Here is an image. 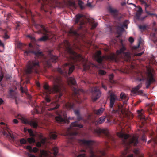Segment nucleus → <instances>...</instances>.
<instances>
[{
	"label": "nucleus",
	"instance_id": "obj_4",
	"mask_svg": "<svg viewBox=\"0 0 157 157\" xmlns=\"http://www.w3.org/2000/svg\"><path fill=\"white\" fill-rule=\"evenodd\" d=\"M83 16V15L80 14H77L75 16V24H78L79 22H80L77 31H74L72 29H71L69 32L70 34H72L76 36H78L79 35L78 31L80 30H85L84 29L86 25L85 22L83 19H82Z\"/></svg>",
	"mask_w": 157,
	"mask_h": 157
},
{
	"label": "nucleus",
	"instance_id": "obj_64",
	"mask_svg": "<svg viewBox=\"0 0 157 157\" xmlns=\"http://www.w3.org/2000/svg\"><path fill=\"white\" fill-rule=\"evenodd\" d=\"M13 122L14 124H16L18 123V121L16 119H14L13 121Z\"/></svg>",
	"mask_w": 157,
	"mask_h": 157
},
{
	"label": "nucleus",
	"instance_id": "obj_48",
	"mask_svg": "<svg viewBox=\"0 0 157 157\" xmlns=\"http://www.w3.org/2000/svg\"><path fill=\"white\" fill-rule=\"evenodd\" d=\"M27 140L28 142L30 143H34L35 141V139L33 137L28 138L27 139Z\"/></svg>",
	"mask_w": 157,
	"mask_h": 157
},
{
	"label": "nucleus",
	"instance_id": "obj_51",
	"mask_svg": "<svg viewBox=\"0 0 157 157\" xmlns=\"http://www.w3.org/2000/svg\"><path fill=\"white\" fill-rule=\"evenodd\" d=\"M122 17V16H119L118 13L117 14V17H114V18L119 21H120Z\"/></svg>",
	"mask_w": 157,
	"mask_h": 157
},
{
	"label": "nucleus",
	"instance_id": "obj_45",
	"mask_svg": "<svg viewBox=\"0 0 157 157\" xmlns=\"http://www.w3.org/2000/svg\"><path fill=\"white\" fill-rule=\"evenodd\" d=\"M83 68L85 70H86L89 69L90 68V66L87 63H85L83 65Z\"/></svg>",
	"mask_w": 157,
	"mask_h": 157
},
{
	"label": "nucleus",
	"instance_id": "obj_32",
	"mask_svg": "<svg viewBox=\"0 0 157 157\" xmlns=\"http://www.w3.org/2000/svg\"><path fill=\"white\" fill-rule=\"evenodd\" d=\"M129 20H124L122 23V26L123 27H124L125 28H126V29H127L128 28V25L129 24Z\"/></svg>",
	"mask_w": 157,
	"mask_h": 157
},
{
	"label": "nucleus",
	"instance_id": "obj_33",
	"mask_svg": "<svg viewBox=\"0 0 157 157\" xmlns=\"http://www.w3.org/2000/svg\"><path fill=\"white\" fill-rule=\"evenodd\" d=\"M73 91L75 95H78L79 94V92L80 91H82L83 90H82L80 89H78L76 88H73Z\"/></svg>",
	"mask_w": 157,
	"mask_h": 157
},
{
	"label": "nucleus",
	"instance_id": "obj_5",
	"mask_svg": "<svg viewBox=\"0 0 157 157\" xmlns=\"http://www.w3.org/2000/svg\"><path fill=\"white\" fill-rule=\"evenodd\" d=\"M75 69V66L72 64L67 62L63 64L61 67H59L56 71L61 75L67 76L70 75Z\"/></svg>",
	"mask_w": 157,
	"mask_h": 157
},
{
	"label": "nucleus",
	"instance_id": "obj_21",
	"mask_svg": "<svg viewBox=\"0 0 157 157\" xmlns=\"http://www.w3.org/2000/svg\"><path fill=\"white\" fill-rule=\"evenodd\" d=\"M109 11L113 17H117V15L118 13L117 10L113 9L111 7H109Z\"/></svg>",
	"mask_w": 157,
	"mask_h": 157
},
{
	"label": "nucleus",
	"instance_id": "obj_11",
	"mask_svg": "<svg viewBox=\"0 0 157 157\" xmlns=\"http://www.w3.org/2000/svg\"><path fill=\"white\" fill-rule=\"evenodd\" d=\"M29 45L30 48H29L28 50L24 51V54L25 55L28 56L30 53H33L37 56H43L42 52L40 51H34L31 49V48L33 47L31 43H29Z\"/></svg>",
	"mask_w": 157,
	"mask_h": 157
},
{
	"label": "nucleus",
	"instance_id": "obj_52",
	"mask_svg": "<svg viewBox=\"0 0 157 157\" xmlns=\"http://www.w3.org/2000/svg\"><path fill=\"white\" fill-rule=\"evenodd\" d=\"M20 143L22 144H24L26 143V140L24 138H22L20 140Z\"/></svg>",
	"mask_w": 157,
	"mask_h": 157
},
{
	"label": "nucleus",
	"instance_id": "obj_59",
	"mask_svg": "<svg viewBox=\"0 0 157 157\" xmlns=\"http://www.w3.org/2000/svg\"><path fill=\"white\" fill-rule=\"evenodd\" d=\"M152 141L153 142V143L154 144H156L157 143V142L155 140V139H153V140H149L148 142V143H149L151 141Z\"/></svg>",
	"mask_w": 157,
	"mask_h": 157
},
{
	"label": "nucleus",
	"instance_id": "obj_1",
	"mask_svg": "<svg viewBox=\"0 0 157 157\" xmlns=\"http://www.w3.org/2000/svg\"><path fill=\"white\" fill-rule=\"evenodd\" d=\"M52 78L54 84L52 87H50L48 85L46 84L44 85V92L46 94V96L44 98H49L48 95L52 93L57 94L59 98H60L62 95L63 90H65L61 77L56 76L52 77Z\"/></svg>",
	"mask_w": 157,
	"mask_h": 157
},
{
	"label": "nucleus",
	"instance_id": "obj_35",
	"mask_svg": "<svg viewBox=\"0 0 157 157\" xmlns=\"http://www.w3.org/2000/svg\"><path fill=\"white\" fill-rule=\"evenodd\" d=\"M28 130V132L29 133L30 136H35V134L33 132V131L31 129H27V128H24V131H26V130Z\"/></svg>",
	"mask_w": 157,
	"mask_h": 157
},
{
	"label": "nucleus",
	"instance_id": "obj_56",
	"mask_svg": "<svg viewBox=\"0 0 157 157\" xmlns=\"http://www.w3.org/2000/svg\"><path fill=\"white\" fill-rule=\"evenodd\" d=\"M14 100V101H15L16 103L17 104L19 103L21 101V99H13Z\"/></svg>",
	"mask_w": 157,
	"mask_h": 157
},
{
	"label": "nucleus",
	"instance_id": "obj_15",
	"mask_svg": "<svg viewBox=\"0 0 157 157\" xmlns=\"http://www.w3.org/2000/svg\"><path fill=\"white\" fill-rule=\"evenodd\" d=\"M83 127V125L79 124L77 121H75L71 123L69 129L75 130L77 129L78 128H82Z\"/></svg>",
	"mask_w": 157,
	"mask_h": 157
},
{
	"label": "nucleus",
	"instance_id": "obj_44",
	"mask_svg": "<svg viewBox=\"0 0 157 157\" xmlns=\"http://www.w3.org/2000/svg\"><path fill=\"white\" fill-rule=\"evenodd\" d=\"M24 10L25 13L26 15H29V16L30 15H32V13L30 10H27L26 9H25Z\"/></svg>",
	"mask_w": 157,
	"mask_h": 157
},
{
	"label": "nucleus",
	"instance_id": "obj_8",
	"mask_svg": "<svg viewBox=\"0 0 157 157\" xmlns=\"http://www.w3.org/2000/svg\"><path fill=\"white\" fill-rule=\"evenodd\" d=\"M78 142L79 144L81 145L87 146L90 148V150L91 155L90 157H96V155L93 153L90 147V146L92 144V141L91 140H86L84 139H79L78 140ZM82 152L85 153L86 152L85 150L84 149H82L81 150ZM85 154L84 153H82L79 154L77 157H85Z\"/></svg>",
	"mask_w": 157,
	"mask_h": 157
},
{
	"label": "nucleus",
	"instance_id": "obj_17",
	"mask_svg": "<svg viewBox=\"0 0 157 157\" xmlns=\"http://www.w3.org/2000/svg\"><path fill=\"white\" fill-rule=\"evenodd\" d=\"M100 132L105 134L107 136L108 139L110 141L115 142V140L113 137L109 133V131L107 129H101L100 130Z\"/></svg>",
	"mask_w": 157,
	"mask_h": 157
},
{
	"label": "nucleus",
	"instance_id": "obj_62",
	"mask_svg": "<svg viewBox=\"0 0 157 157\" xmlns=\"http://www.w3.org/2000/svg\"><path fill=\"white\" fill-rule=\"evenodd\" d=\"M27 155H28L29 157H35L34 155L28 153H27Z\"/></svg>",
	"mask_w": 157,
	"mask_h": 157
},
{
	"label": "nucleus",
	"instance_id": "obj_27",
	"mask_svg": "<svg viewBox=\"0 0 157 157\" xmlns=\"http://www.w3.org/2000/svg\"><path fill=\"white\" fill-rule=\"evenodd\" d=\"M47 142V139L46 138H42L40 141V143L38 142L37 144V146L38 147H40L41 146V144L44 145Z\"/></svg>",
	"mask_w": 157,
	"mask_h": 157
},
{
	"label": "nucleus",
	"instance_id": "obj_7",
	"mask_svg": "<svg viewBox=\"0 0 157 157\" xmlns=\"http://www.w3.org/2000/svg\"><path fill=\"white\" fill-rule=\"evenodd\" d=\"M64 47L66 50L70 54L71 58L74 61L77 60L79 58H81V56L79 54H77L73 50L70 46L69 42L65 40L63 43Z\"/></svg>",
	"mask_w": 157,
	"mask_h": 157
},
{
	"label": "nucleus",
	"instance_id": "obj_29",
	"mask_svg": "<svg viewBox=\"0 0 157 157\" xmlns=\"http://www.w3.org/2000/svg\"><path fill=\"white\" fill-rule=\"evenodd\" d=\"M68 81L69 83L75 86L76 85V82L74 78L72 77H70L68 80Z\"/></svg>",
	"mask_w": 157,
	"mask_h": 157
},
{
	"label": "nucleus",
	"instance_id": "obj_57",
	"mask_svg": "<svg viewBox=\"0 0 157 157\" xmlns=\"http://www.w3.org/2000/svg\"><path fill=\"white\" fill-rule=\"evenodd\" d=\"M124 27H123L122 25H121V26H119L118 27V29L119 30H120L121 32H123L124 31Z\"/></svg>",
	"mask_w": 157,
	"mask_h": 157
},
{
	"label": "nucleus",
	"instance_id": "obj_39",
	"mask_svg": "<svg viewBox=\"0 0 157 157\" xmlns=\"http://www.w3.org/2000/svg\"><path fill=\"white\" fill-rule=\"evenodd\" d=\"M52 152L55 156L57 155L58 152V148L57 147H54L52 149Z\"/></svg>",
	"mask_w": 157,
	"mask_h": 157
},
{
	"label": "nucleus",
	"instance_id": "obj_9",
	"mask_svg": "<svg viewBox=\"0 0 157 157\" xmlns=\"http://www.w3.org/2000/svg\"><path fill=\"white\" fill-rule=\"evenodd\" d=\"M156 82V80L153 71L148 70L146 74V88H149L151 84Z\"/></svg>",
	"mask_w": 157,
	"mask_h": 157
},
{
	"label": "nucleus",
	"instance_id": "obj_36",
	"mask_svg": "<svg viewBox=\"0 0 157 157\" xmlns=\"http://www.w3.org/2000/svg\"><path fill=\"white\" fill-rule=\"evenodd\" d=\"M67 108H70L73 109L74 107V104L69 103H67L65 104Z\"/></svg>",
	"mask_w": 157,
	"mask_h": 157
},
{
	"label": "nucleus",
	"instance_id": "obj_10",
	"mask_svg": "<svg viewBox=\"0 0 157 157\" xmlns=\"http://www.w3.org/2000/svg\"><path fill=\"white\" fill-rule=\"evenodd\" d=\"M17 118L20 119L23 123L29 124L31 127L34 128H36L38 126L37 122L36 121H29L25 118L23 116L20 114L18 115Z\"/></svg>",
	"mask_w": 157,
	"mask_h": 157
},
{
	"label": "nucleus",
	"instance_id": "obj_58",
	"mask_svg": "<svg viewBox=\"0 0 157 157\" xmlns=\"http://www.w3.org/2000/svg\"><path fill=\"white\" fill-rule=\"evenodd\" d=\"M59 107V105H56L55 107H53V108H52L49 109H48V110H53V109H57Z\"/></svg>",
	"mask_w": 157,
	"mask_h": 157
},
{
	"label": "nucleus",
	"instance_id": "obj_47",
	"mask_svg": "<svg viewBox=\"0 0 157 157\" xmlns=\"http://www.w3.org/2000/svg\"><path fill=\"white\" fill-rule=\"evenodd\" d=\"M120 98H127L126 94L122 92L120 95Z\"/></svg>",
	"mask_w": 157,
	"mask_h": 157
},
{
	"label": "nucleus",
	"instance_id": "obj_42",
	"mask_svg": "<svg viewBox=\"0 0 157 157\" xmlns=\"http://www.w3.org/2000/svg\"><path fill=\"white\" fill-rule=\"evenodd\" d=\"M98 74L102 75H105L106 73V72L104 70L100 69L98 71Z\"/></svg>",
	"mask_w": 157,
	"mask_h": 157
},
{
	"label": "nucleus",
	"instance_id": "obj_37",
	"mask_svg": "<svg viewBox=\"0 0 157 157\" xmlns=\"http://www.w3.org/2000/svg\"><path fill=\"white\" fill-rule=\"evenodd\" d=\"M2 133L3 135L6 137H12L11 134L9 132H8V133H7V132L4 131L2 132Z\"/></svg>",
	"mask_w": 157,
	"mask_h": 157
},
{
	"label": "nucleus",
	"instance_id": "obj_28",
	"mask_svg": "<svg viewBox=\"0 0 157 157\" xmlns=\"http://www.w3.org/2000/svg\"><path fill=\"white\" fill-rule=\"evenodd\" d=\"M142 110H138V112L139 114V115L141 118V119L143 120H146L147 119V117H145L144 114L143 113H142Z\"/></svg>",
	"mask_w": 157,
	"mask_h": 157
},
{
	"label": "nucleus",
	"instance_id": "obj_55",
	"mask_svg": "<svg viewBox=\"0 0 157 157\" xmlns=\"http://www.w3.org/2000/svg\"><path fill=\"white\" fill-rule=\"evenodd\" d=\"M20 90L22 93H26L27 90L26 89H24L22 87H21L20 88Z\"/></svg>",
	"mask_w": 157,
	"mask_h": 157
},
{
	"label": "nucleus",
	"instance_id": "obj_16",
	"mask_svg": "<svg viewBox=\"0 0 157 157\" xmlns=\"http://www.w3.org/2000/svg\"><path fill=\"white\" fill-rule=\"evenodd\" d=\"M92 94L94 96L92 98H99L101 95V92L97 87L93 88L92 90Z\"/></svg>",
	"mask_w": 157,
	"mask_h": 157
},
{
	"label": "nucleus",
	"instance_id": "obj_22",
	"mask_svg": "<svg viewBox=\"0 0 157 157\" xmlns=\"http://www.w3.org/2000/svg\"><path fill=\"white\" fill-rule=\"evenodd\" d=\"M66 115L64 116V118H62L60 115H58L55 117L56 120L59 123H64L66 122L65 119H66Z\"/></svg>",
	"mask_w": 157,
	"mask_h": 157
},
{
	"label": "nucleus",
	"instance_id": "obj_63",
	"mask_svg": "<svg viewBox=\"0 0 157 157\" xmlns=\"http://www.w3.org/2000/svg\"><path fill=\"white\" fill-rule=\"evenodd\" d=\"M17 5L18 6L20 9L21 10H22L23 9V7L19 3H17Z\"/></svg>",
	"mask_w": 157,
	"mask_h": 157
},
{
	"label": "nucleus",
	"instance_id": "obj_2",
	"mask_svg": "<svg viewBox=\"0 0 157 157\" xmlns=\"http://www.w3.org/2000/svg\"><path fill=\"white\" fill-rule=\"evenodd\" d=\"M117 136L119 137L123 138V144L125 147V151L123 152L122 154V157H133V155L131 154L127 157L126 155L128 152V148L131 145L134 146H137L139 143L138 141V136L136 135H132L129 136L125 134L121 133H117Z\"/></svg>",
	"mask_w": 157,
	"mask_h": 157
},
{
	"label": "nucleus",
	"instance_id": "obj_18",
	"mask_svg": "<svg viewBox=\"0 0 157 157\" xmlns=\"http://www.w3.org/2000/svg\"><path fill=\"white\" fill-rule=\"evenodd\" d=\"M101 52L100 51L98 52V54L95 56V59L99 63H101L104 59V56H101Z\"/></svg>",
	"mask_w": 157,
	"mask_h": 157
},
{
	"label": "nucleus",
	"instance_id": "obj_3",
	"mask_svg": "<svg viewBox=\"0 0 157 157\" xmlns=\"http://www.w3.org/2000/svg\"><path fill=\"white\" fill-rule=\"evenodd\" d=\"M126 50V48L122 45L120 50L116 51V55L114 53L111 54L108 56V59L111 61L116 62L117 60L118 56H121V58L124 59L125 61H128L131 59L130 53L128 52H125L124 51Z\"/></svg>",
	"mask_w": 157,
	"mask_h": 157
},
{
	"label": "nucleus",
	"instance_id": "obj_60",
	"mask_svg": "<svg viewBox=\"0 0 157 157\" xmlns=\"http://www.w3.org/2000/svg\"><path fill=\"white\" fill-rule=\"evenodd\" d=\"M129 41L131 43H132L134 42V40L133 38L132 37H130L129 38Z\"/></svg>",
	"mask_w": 157,
	"mask_h": 157
},
{
	"label": "nucleus",
	"instance_id": "obj_31",
	"mask_svg": "<svg viewBox=\"0 0 157 157\" xmlns=\"http://www.w3.org/2000/svg\"><path fill=\"white\" fill-rule=\"evenodd\" d=\"M108 94L110 96V98H117L114 93L111 90H110L109 91Z\"/></svg>",
	"mask_w": 157,
	"mask_h": 157
},
{
	"label": "nucleus",
	"instance_id": "obj_12",
	"mask_svg": "<svg viewBox=\"0 0 157 157\" xmlns=\"http://www.w3.org/2000/svg\"><path fill=\"white\" fill-rule=\"evenodd\" d=\"M48 57L49 59H46V64L49 66L51 65V62L56 63L58 59V57L55 56L53 55L52 53V51H49L48 54Z\"/></svg>",
	"mask_w": 157,
	"mask_h": 157
},
{
	"label": "nucleus",
	"instance_id": "obj_50",
	"mask_svg": "<svg viewBox=\"0 0 157 157\" xmlns=\"http://www.w3.org/2000/svg\"><path fill=\"white\" fill-rule=\"evenodd\" d=\"M44 155L45 156L49 157V155L50 154H51V153L49 151H48V152L47 151H43Z\"/></svg>",
	"mask_w": 157,
	"mask_h": 157
},
{
	"label": "nucleus",
	"instance_id": "obj_20",
	"mask_svg": "<svg viewBox=\"0 0 157 157\" xmlns=\"http://www.w3.org/2000/svg\"><path fill=\"white\" fill-rule=\"evenodd\" d=\"M48 31L49 33H48V34H44L43 33H41L43 34L45 36H43L41 37L40 38H39L38 39V40L40 41H45L47 40H48V39H49L50 38V37L51 35H52V33L51 32H50L48 30Z\"/></svg>",
	"mask_w": 157,
	"mask_h": 157
},
{
	"label": "nucleus",
	"instance_id": "obj_19",
	"mask_svg": "<svg viewBox=\"0 0 157 157\" xmlns=\"http://www.w3.org/2000/svg\"><path fill=\"white\" fill-rule=\"evenodd\" d=\"M110 99V104L109 105V107L110 108V109L112 111H114V109H113V106L116 103V101L117 99H119L120 100V99Z\"/></svg>",
	"mask_w": 157,
	"mask_h": 157
},
{
	"label": "nucleus",
	"instance_id": "obj_6",
	"mask_svg": "<svg viewBox=\"0 0 157 157\" xmlns=\"http://www.w3.org/2000/svg\"><path fill=\"white\" fill-rule=\"evenodd\" d=\"M39 67V62L36 60L29 61L27 66L25 72L29 74L33 72L37 73Z\"/></svg>",
	"mask_w": 157,
	"mask_h": 157
},
{
	"label": "nucleus",
	"instance_id": "obj_14",
	"mask_svg": "<svg viewBox=\"0 0 157 157\" xmlns=\"http://www.w3.org/2000/svg\"><path fill=\"white\" fill-rule=\"evenodd\" d=\"M35 28L38 30V32L39 33H43L44 34L49 33L48 31V29L45 28L43 25H35Z\"/></svg>",
	"mask_w": 157,
	"mask_h": 157
},
{
	"label": "nucleus",
	"instance_id": "obj_43",
	"mask_svg": "<svg viewBox=\"0 0 157 157\" xmlns=\"http://www.w3.org/2000/svg\"><path fill=\"white\" fill-rule=\"evenodd\" d=\"M137 157H143L142 156L139 155ZM149 157H157V151H155L153 155H150Z\"/></svg>",
	"mask_w": 157,
	"mask_h": 157
},
{
	"label": "nucleus",
	"instance_id": "obj_41",
	"mask_svg": "<svg viewBox=\"0 0 157 157\" xmlns=\"http://www.w3.org/2000/svg\"><path fill=\"white\" fill-rule=\"evenodd\" d=\"M146 106L147 107H149V108L148 109V111H152V109L151 108V107L152 106L154 105V104H150L149 103H146L145 104Z\"/></svg>",
	"mask_w": 157,
	"mask_h": 157
},
{
	"label": "nucleus",
	"instance_id": "obj_40",
	"mask_svg": "<svg viewBox=\"0 0 157 157\" xmlns=\"http://www.w3.org/2000/svg\"><path fill=\"white\" fill-rule=\"evenodd\" d=\"M83 4V2L82 1L80 0H78V4L79 6L80 9L82 10L84 8Z\"/></svg>",
	"mask_w": 157,
	"mask_h": 157
},
{
	"label": "nucleus",
	"instance_id": "obj_23",
	"mask_svg": "<svg viewBox=\"0 0 157 157\" xmlns=\"http://www.w3.org/2000/svg\"><path fill=\"white\" fill-rule=\"evenodd\" d=\"M49 136L51 138L55 139L57 138V135L55 131L54 130H49Z\"/></svg>",
	"mask_w": 157,
	"mask_h": 157
},
{
	"label": "nucleus",
	"instance_id": "obj_38",
	"mask_svg": "<svg viewBox=\"0 0 157 157\" xmlns=\"http://www.w3.org/2000/svg\"><path fill=\"white\" fill-rule=\"evenodd\" d=\"M91 23L92 25L91 29H94L98 25V24L97 23L95 22L94 21H92Z\"/></svg>",
	"mask_w": 157,
	"mask_h": 157
},
{
	"label": "nucleus",
	"instance_id": "obj_54",
	"mask_svg": "<svg viewBox=\"0 0 157 157\" xmlns=\"http://www.w3.org/2000/svg\"><path fill=\"white\" fill-rule=\"evenodd\" d=\"M69 134L70 135V138L71 139L72 138L73 136H76V135H77V133L76 132H75L74 133H70Z\"/></svg>",
	"mask_w": 157,
	"mask_h": 157
},
{
	"label": "nucleus",
	"instance_id": "obj_13",
	"mask_svg": "<svg viewBox=\"0 0 157 157\" xmlns=\"http://www.w3.org/2000/svg\"><path fill=\"white\" fill-rule=\"evenodd\" d=\"M141 84H140L136 87L132 89L131 91V95L134 96H135L137 95H141L143 93L141 90L138 91V90L141 87Z\"/></svg>",
	"mask_w": 157,
	"mask_h": 157
},
{
	"label": "nucleus",
	"instance_id": "obj_61",
	"mask_svg": "<svg viewBox=\"0 0 157 157\" xmlns=\"http://www.w3.org/2000/svg\"><path fill=\"white\" fill-rule=\"evenodd\" d=\"M142 140L144 142L146 141V139L145 136L144 135H143L141 138Z\"/></svg>",
	"mask_w": 157,
	"mask_h": 157
},
{
	"label": "nucleus",
	"instance_id": "obj_46",
	"mask_svg": "<svg viewBox=\"0 0 157 157\" xmlns=\"http://www.w3.org/2000/svg\"><path fill=\"white\" fill-rule=\"evenodd\" d=\"M69 4L70 6H72L73 7H74L75 8H76V5L74 1H70L69 2Z\"/></svg>",
	"mask_w": 157,
	"mask_h": 157
},
{
	"label": "nucleus",
	"instance_id": "obj_49",
	"mask_svg": "<svg viewBox=\"0 0 157 157\" xmlns=\"http://www.w3.org/2000/svg\"><path fill=\"white\" fill-rule=\"evenodd\" d=\"M146 26L145 25H140L139 26V28L141 31H144L146 29Z\"/></svg>",
	"mask_w": 157,
	"mask_h": 157
},
{
	"label": "nucleus",
	"instance_id": "obj_53",
	"mask_svg": "<svg viewBox=\"0 0 157 157\" xmlns=\"http://www.w3.org/2000/svg\"><path fill=\"white\" fill-rule=\"evenodd\" d=\"M141 4L142 5H144V6L146 9L148 8L149 6V5L147 4L145 1H142V3Z\"/></svg>",
	"mask_w": 157,
	"mask_h": 157
},
{
	"label": "nucleus",
	"instance_id": "obj_24",
	"mask_svg": "<svg viewBox=\"0 0 157 157\" xmlns=\"http://www.w3.org/2000/svg\"><path fill=\"white\" fill-rule=\"evenodd\" d=\"M9 94L12 98H17V93L13 89L9 90Z\"/></svg>",
	"mask_w": 157,
	"mask_h": 157
},
{
	"label": "nucleus",
	"instance_id": "obj_25",
	"mask_svg": "<svg viewBox=\"0 0 157 157\" xmlns=\"http://www.w3.org/2000/svg\"><path fill=\"white\" fill-rule=\"evenodd\" d=\"M105 109L104 108H100L98 110H95L94 111V113L98 115H101L103 113Z\"/></svg>",
	"mask_w": 157,
	"mask_h": 157
},
{
	"label": "nucleus",
	"instance_id": "obj_30",
	"mask_svg": "<svg viewBox=\"0 0 157 157\" xmlns=\"http://www.w3.org/2000/svg\"><path fill=\"white\" fill-rule=\"evenodd\" d=\"M151 36L152 41L155 44H157V36H156L155 33H153Z\"/></svg>",
	"mask_w": 157,
	"mask_h": 157
},
{
	"label": "nucleus",
	"instance_id": "obj_34",
	"mask_svg": "<svg viewBox=\"0 0 157 157\" xmlns=\"http://www.w3.org/2000/svg\"><path fill=\"white\" fill-rule=\"evenodd\" d=\"M114 77V75L113 74L110 75L109 76V81L111 83H114V81L113 79Z\"/></svg>",
	"mask_w": 157,
	"mask_h": 157
},
{
	"label": "nucleus",
	"instance_id": "obj_26",
	"mask_svg": "<svg viewBox=\"0 0 157 157\" xmlns=\"http://www.w3.org/2000/svg\"><path fill=\"white\" fill-rule=\"evenodd\" d=\"M106 118V117L103 116L100 117L99 119L96 121V124H99L103 123L105 121Z\"/></svg>",
	"mask_w": 157,
	"mask_h": 157
}]
</instances>
